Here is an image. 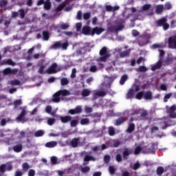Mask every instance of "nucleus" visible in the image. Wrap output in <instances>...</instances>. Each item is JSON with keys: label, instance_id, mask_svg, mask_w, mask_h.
Returning a JSON list of instances; mask_svg holds the SVG:
<instances>
[{"label": "nucleus", "instance_id": "f257e3e1", "mask_svg": "<svg viewBox=\"0 0 176 176\" xmlns=\"http://www.w3.org/2000/svg\"><path fill=\"white\" fill-rule=\"evenodd\" d=\"M99 54L100 56L99 60L102 63H107V59L111 57V54L108 53V49L107 47H102L100 50Z\"/></svg>", "mask_w": 176, "mask_h": 176}, {"label": "nucleus", "instance_id": "f03ea898", "mask_svg": "<svg viewBox=\"0 0 176 176\" xmlns=\"http://www.w3.org/2000/svg\"><path fill=\"white\" fill-rule=\"evenodd\" d=\"M157 27H163L164 31H167L170 28V24L167 23V18L163 17L158 19L156 22Z\"/></svg>", "mask_w": 176, "mask_h": 176}, {"label": "nucleus", "instance_id": "7ed1b4c3", "mask_svg": "<svg viewBox=\"0 0 176 176\" xmlns=\"http://www.w3.org/2000/svg\"><path fill=\"white\" fill-rule=\"evenodd\" d=\"M176 105L173 104L168 109H167V113H169V117L171 119H175L176 118Z\"/></svg>", "mask_w": 176, "mask_h": 176}, {"label": "nucleus", "instance_id": "20e7f679", "mask_svg": "<svg viewBox=\"0 0 176 176\" xmlns=\"http://www.w3.org/2000/svg\"><path fill=\"white\" fill-rule=\"evenodd\" d=\"M82 106L78 105L75 109H69L68 113H70V115H79L80 113H82Z\"/></svg>", "mask_w": 176, "mask_h": 176}, {"label": "nucleus", "instance_id": "39448f33", "mask_svg": "<svg viewBox=\"0 0 176 176\" xmlns=\"http://www.w3.org/2000/svg\"><path fill=\"white\" fill-rule=\"evenodd\" d=\"M57 67H58L57 63H53L45 71L46 74H48V75H52V74H57V70H56V68H57Z\"/></svg>", "mask_w": 176, "mask_h": 176}, {"label": "nucleus", "instance_id": "423d86ee", "mask_svg": "<svg viewBox=\"0 0 176 176\" xmlns=\"http://www.w3.org/2000/svg\"><path fill=\"white\" fill-rule=\"evenodd\" d=\"M102 32H104V28L95 27L91 30V36H94L96 34V35H100V34H102Z\"/></svg>", "mask_w": 176, "mask_h": 176}, {"label": "nucleus", "instance_id": "0eeeda50", "mask_svg": "<svg viewBox=\"0 0 176 176\" xmlns=\"http://www.w3.org/2000/svg\"><path fill=\"white\" fill-rule=\"evenodd\" d=\"M168 47L170 49H176V38L170 37L168 41Z\"/></svg>", "mask_w": 176, "mask_h": 176}, {"label": "nucleus", "instance_id": "6e6552de", "mask_svg": "<svg viewBox=\"0 0 176 176\" xmlns=\"http://www.w3.org/2000/svg\"><path fill=\"white\" fill-rule=\"evenodd\" d=\"M25 115H27V111L23 109L19 116L16 118V120H18L19 122H25Z\"/></svg>", "mask_w": 176, "mask_h": 176}, {"label": "nucleus", "instance_id": "1a4fd4ad", "mask_svg": "<svg viewBox=\"0 0 176 176\" xmlns=\"http://www.w3.org/2000/svg\"><path fill=\"white\" fill-rule=\"evenodd\" d=\"M16 144L12 147V150L16 153H20V152L23 151V144H21V142H16Z\"/></svg>", "mask_w": 176, "mask_h": 176}, {"label": "nucleus", "instance_id": "9d476101", "mask_svg": "<svg viewBox=\"0 0 176 176\" xmlns=\"http://www.w3.org/2000/svg\"><path fill=\"white\" fill-rule=\"evenodd\" d=\"M104 91H97L94 94L95 97H105L107 93H108V89H103Z\"/></svg>", "mask_w": 176, "mask_h": 176}, {"label": "nucleus", "instance_id": "9b49d317", "mask_svg": "<svg viewBox=\"0 0 176 176\" xmlns=\"http://www.w3.org/2000/svg\"><path fill=\"white\" fill-rule=\"evenodd\" d=\"M82 34H83V35H91V28L90 26H83L82 28Z\"/></svg>", "mask_w": 176, "mask_h": 176}, {"label": "nucleus", "instance_id": "f8f14e48", "mask_svg": "<svg viewBox=\"0 0 176 176\" xmlns=\"http://www.w3.org/2000/svg\"><path fill=\"white\" fill-rule=\"evenodd\" d=\"M164 10V6L163 4H159L155 7V13L157 14H162Z\"/></svg>", "mask_w": 176, "mask_h": 176}, {"label": "nucleus", "instance_id": "ddd939ff", "mask_svg": "<svg viewBox=\"0 0 176 176\" xmlns=\"http://www.w3.org/2000/svg\"><path fill=\"white\" fill-rule=\"evenodd\" d=\"M131 155V150L126 148H124V151L122 152V156L125 160H127V157Z\"/></svg>", "mask_w": 176, "mask_h": 176}, {"label": "nucleus", "instance_id": "4468645a", "mask_svg": "<svg viewBox=\"0 0 176 176\" xmlns=\"http://www.w3.org/2000/svg\"><path fill=\"white\" fill-rule=\"evenodd\" d=\"M72 119V117L69 116L60 117V122H62V123H68V122H71Z\"/></svg>", "mask_w": 176, "mask_h": 176}, {"label": "nucleus", "instance_id": "2eb2a0df", "mask_svg": "<svg viewBox=\"0 0 176 176\" xmlns=\"http://www.w3.org/2000/svg\"><path fill=\"white\" fill-rule=\"evenodd\" d=\"M79 117H74V120H70V126L71 127H76L78 124H79Z\"/></svg>", "mask_w": 176, "mask_h": 176}, {"label": "nucleus", "instance_id": "dca6fc26", "mask_svg": "<svg viewBox=\"0 0 176 176\" xmlns=\"http://www.w3.org/2000/svg\"><path fill=\"white\" fill-rule=\"evenodd\" d=\"M60 94L58 91H57L56 93H55L53 95V98H52V101L54 102H60V101H61V98H60Z\"/></svg>", "mask_w": 176, "mask_h": 176}, {"label": "nucleus", "instance_id": "f3484780", "mask_svg": "<svg viewBox=\"0 0 176 176\" xmlns=\"http://www.w3.org/2000/svg\"><path fill=\"white\" fill-rule=\"evenodd\" d=\"M3 72L4 75H12L13 74H15V72H17V71H16V69L12 70V69L8 67L6 68Z\"/></svg>", "mask_w": 176, "mask_h": 176}, {"label": "nucleus", "instance_id": "a211bd4d", "mask_svg": "<svg viewBox=\"0 0 176 176\" xmlns=\"http://www.w3.org/2000/svg\"><path fill=\"white\" fill-rule=\"evenodd\" d=\"M78 144H79V138H73L70 142V145H72V148H77Z\"/></svg>", "mask_w": 176, "mask_h": 176}, {"label": "nucleus", "instance_id": "6ab92c4d", "mask_svg": "<svg viewBox=\"0 0 176 176\" xmlns=\"http://www.w3.org/2000/svg\"><path fill=\"white\" fill-rule=\"evenodd\" d=\"M134 130H135V124H134V123H130L126 129V132L129 133V134H131V133H133Z\"/></svg>", "mask_w": 176, "mask_h": 176}, {"label": "nucleus", "instance_id": "aec40b11", "mask_svg": "<svg viewBox=\"0 0 176 176\" xmlns=\"http://www.w3.org/2000/svg\"><path fill=\"white\" fill-rule=\"evenodd\" d=\"M58 93H59V95L63 96V97H65L66 96H69L71 94L69 91L67 89H60L58 91Z\"/></svg>", "mask_w": 176, "mask_h": 176}, {"label": "nucleus", "instance_id": "412c9836", "mask_svg": "<svg viewBox=\"0 0 176 176\" xmlns=\"http://www.w3.org/2000/svg\"><path fill=\"white\" fill-rule=\"evenodd\" d=\"M126 122V119L123 117H120L116 120L115 126H120V124H123Z\"/></svg>", "mask_w": 176, "mask_h": 176}, {"label": "nucleus", "instance_id": "4be33fe9", "mask_svg": "<svg viewBox=\"0 0 176 176\" xmlns=\"http://www.w3.org/2000/svg\"><path fill=\"white\" fill-rule=\"evenodd\" d=\"M50 49H54V50H57L58 49H61V42L57 41L54 45L50 47Z\"/></svg>", "mask_w": 176, "mask_h": 176}, {"label": "nucleus", "instance_id": "5701e85b", "mask_svg": "<svg viewBox=\"0 0 176 176\" xmlns=\"http://www.w3.org/2000/svg\"><path fill=\"white\" fill-rule=\"evenodd\" d=\"M162 68V61L159 60L155 65L151 67L152 71H156V69H160Z\"/></svg>", "mask_w": 176, "mask_h": 176}, {"label": "nucleus", "instance_id": "b1692460", "mask_svg": "<svg viewBox=\"0 0 176 176\" xmlns=\"http://www.w3.org/2000/svg\"><path fill=\"white\" fill-rule=\"evenodd\" d=\"M46 148H54L57 146V142L52 141L45 144Z\"/></svg>", "mask_w": 176, "mask_h": 176}, {"label": "nucleus", "instance_id": "393cba45", "mask_svg": "<svg viewBox=\"0 0 176 176\" xmlns=\"http://www.w3.org/2000/svg\"><path fill=\"white\" fill-rule=\"evenodd\" d=\"M120 58H124V57H127V56H130V51L125 50L124 52H120Z\"/></svg>", "mask_w": 176, "mask_h": 176}, {"label": "nucleus", "instance_id": "a878e982", "mask_svg": "<svg viewBox=\"0 0 176 176\" xmlns=\"http://www.w3.org/2000/svg\"><path fill=\"white\" fill-rule=\"evenodd\" d=\"M144 98L145 100H152L153 96L151 91H146L144 94Z\"/></svg>", "mask_w": 176, "mask_h": 176}, {"label": "nucleus", "instance_id": "bb28decb", "mask_svg": "<svg viewBox=\"0 0 176 176\" xmlns=\"http://www.w3.org/2000/svg\"><path fill=\"white\" fill-rule=\"evenodd\" d=\"M3 64H4L5 65H12V66L16 65V63L13 62L12 59L4 60L3 61Z\"/></svg>", "mask_w": 176, "mask_h": 176}, {"label": "nucleus", "instance_id": "cd10ccee", "mask_svg": "<svg viewBox=\"0 0 176 176\" xmlns=\"http://www.w3.org/2000/svg\"><path fill=\"white\" fill-rule=\"evenodd\" d=\"M127 79H129V76L126 74L122 75L120 80V84L124 85V83L126 82V80H127Z\"/></svg>", "mask_w": 176, "mask_h": 176}, {"label": "nucleus", "instance_id": "c85d7f7f", "mask_svg": "<svg viewBox=\"0 0 176 176\" xmlns=\"http://www.w3.org/2000/svg\"><path fill=\"white\" fill-rule=\"evenodd\" d=\"M81 96L82 97H89V96H90V90H89L87 89H84L82 91Z\"/></svg>", "mask_w": 176, "mask_h": 176}, {"label": "nucleus", "instance_id": "c756f323", "mask_svg": "<svg viewBox=\"0 0 176 176\" xmlns=\"http://www.w3.org/2000/svg\"><path fill=\"white\" fill-rule=\"evenodd\" d=\"M44 9H45V10H50V9H52V2L45 1L44 3Z\"/></svg>", "mask_w": 176, "mask_h": 176}, {"label": "nucleus", "instance_id": "7c9ffc66", "mask_svg": "<svg viewBox=\"0 0 176 176\" xmlns=\"http://www.w3.org/2000/svg\"><path fill=\"white\" fill-rule=\"evenodd\" d=\"M67 6V3L63 2L62 3L59 4L56 8L57 12H61L65 7Z\"/></svg>", "mask_w": 176, "mask_h": 176}, {"label": "nucleus", "instance_id": "2f4dec72", "mask_svg": "<svg viewBox=\"0 0 176 176\" xmlns=\"http://www.w3.org/2000/svg\"><path fill=\"white\" fill-rule=\"evenodd\" d=\"M96 162V158H94V157L91 156V155H85V158H84V162Z\"/></svg>", "mask_w": 176, "mask_h": 176}, {"label": "nucleus", "instance_id": "473e14b6", "mask_svg": "<svg viewBox=\"0 0 176 176\" xmlns=\"http://www.w3.org/2000/svg\"><path fill=\"white\" fill-rule=\"evenodd\" d=\"M163 173H164V168H163V166H158L156 170L157 175H162Z\"/></svg>", "mask_w": 176, "mask_h": 176}, {"label": "nucleus", "instance_id": "72a5a7b5", "mask_svg": "<svg viewBox=\"0 0 176 176\" xmlns=\"http://www.w3.org/2000/svg\"><path fill=\"white\" fill-rule=\"evenodd\" d=\"M69 83V80L67 78H63L60 80V85L61 86H67Z\"/></svg>", "mask_w": 176, "mask_h": 176}, {"label": "nucleus", "instance_id": "f704fd0d", "mask_svg": "<svg viewBox=\"0 0 176 176\" xmlns=\"http://www.w3.org/2000/svg\"><path fill=\"white\" fill-rule=\"evenodd\" d=\"M43 38L44 41H49L50 36L49 35V32L43 31Z\"/></svg>", "mask_w": 176, "mask_h": 176}, {"label": "nucleus", "instance_id": "c9c22d12", "mask_svg": "<svg viewBox=\"0 0 176 176\" xmlns=\"http://www.w3.org/2000/svg\"><path fill=\"white\" fill-rule=\"evenodd\" d=\"M22 170L25 172L30 170V164H28V162H25L22 164Z\"/></svg>", "mask_w": 176, "mask_h": 176}, {"label": "nucleus", "instance_id": "e433bc0d", "mask_svg": "<svg viewBox=\"0 0 176 176\" xmlns=\"http://www.w3.org/2000/svg\"><path fill=\"white\" fill-rule=\"evenodd\" d=\"M108 133L111 137H113V135L116 134L115 128H113V126L109 127Z\"/></svg>", "mask_w": 176, "mask_h": 176}, {"label": "nucleus", "instance_id": "4c0bfd02", "mask_svg": "<svg viewBox=\"0 0 176 176\" xmlns=\"http://www.w3.org/2000/svg\"><path fill=\"white\" fill-rule=\"evenodd\" d=\"M34 52V47L29 49L28 51V56H27V60H31L32 58V53Z\"/></svg>", "mask_w": 176, "mask_h": 176}, {"label": "nucleus", "instance_id": "58836bf2", "mask_svg": "<svg viewBox=\"0 0 176 176\" xmlns=\"http://www.w3.org/2000/svg\"><path fill=\"white\" fill-rule=\"evenodd\" d=\"M45 135V131L43 130H38L34 133L36 137H43Z\"/></svg>", "mask_w": 176, "mask_h": 176}, {"label": "nucleus", "instance_id": "ea45409f", "mask_svg": "<svg viewBox=\"0 0 176 176\" xmlns=\"http://www.w3.org/2000/svg\"><path fill=\"white\" fill-rule=\"evenodd\" d=\"M142 151V147L141 146H138L134 150V155H140Z\"/></svg>", "mask_w": 176, "mask_h": 176}, {"label": "nucleus", "instance_id": "a19ab883", "mask_svg": "<svg viewBox=\"0 0 176 176\" xmlns=\"http://www.w3.org/2000/svg\"><path fill=\"white\" fill-rule=\"evenodd\" d=\"M10 85H12V86H20L21 82L19 80H14L10 81Z\"/></svg>", "mask_w": 176, "mask_h": 176}, {"label": "nucleus", "instance_id": "79ce46f5", "mask_svg": "<svg viewBox=\"0 0 176 176\" xmlns=\"http://www.w3.org/2000/svg\"><path fill=\"white\" fill-rule=\"evenodd\" d=\"M89 123H90V120H89V118H82L80 120V124H82V126L89 124Z\"/></svg>", "mask_w": 176, "mask_h": 176}, {"label": "nucleus", "instance_id": "37998d69", "mask_svg": "<svg viewBox=\"0 0 176 176\" xmlns=\"http://www.w3.org/2000/svg\"><path fill=\"white\" fill-rule=\"evenodd\" d=\"M109 172L111 175H113V174H115L116 172V168H115L113 166H109Z\"/></svg>", "mask_w": 176, "mask_h": 176}, {"label": "nucleus", "instance_id": "c03bdc74", "mask_svg": "<svg viewBox=\"0 0 176 176\" xmlns=\"http://www.w3.org/2000/svg\"><path fill=\"white\" fill-rule=\"evenodd\" d=\"M171 96H173V94L171 93L166 94L164 97V102H167V101H168V100L171 98Z\"/></svg>", "mask_w": 176, "mask_h": 176}, {"label": "nucleus", "instance_id": "a18cd8bd", "mask_svg": "<svg viewBox=\"0 0 176 176\" xmlns=\"http://www.w3.org/2000/svg\"><path fill=\"white\" fill-rule=\"evenodd\" d=\"M173 8V6L171 3L166 2L164 7V10H170Z\"/></svg>", "mask_w": 176, "mask_h": 176}, {"label": "nucleus", "instance_id": "49530a36", "mask_svg": "<svg viewBox=\"0 0 176 176\" xmlns=\"http://www.w3.org/2000/svg\"><path fill=\"white\" fill-rule=\"evenodd\" d=\"M19 12L21 19H24V17H25V10H24V9L21 8L19 10Z\"/></svg>", "mask_w": 176, "mask_h": 176}, {"label": "nucleus", "instance_id": "de8ad7c7", "mask_svg": "<svg viewBox=\"0 0 176 176\" xmlns=\"http://www.w3.org/2000/svg\"><path fill=\"white\" fill-rule=\"evenodd\" d=\"M8 6V0H0V8Z\"/></svg>", "mask_w": 176, "mask_h": 176}, {"label": "nucleus", "instance_id": "09e8293b", "mask_svg": "<svg viewBox=\"0 0 176 176\" xmlns=\"http://www.w3.org/2000/svg\"><path fill=\"white\" fill-rule=\"evenodd\" d=\"M133 96H134V89H130L127 93V98H133Z\"/></svg>", "mask_w": 176, "mask_h": 176}, {"label": "nucleus", "instance_id": "8fccbe9b", "mask_svg": "<svg viewBox=\"0 0 176 176\" xmlns=\"http://www.w3.org/2000/svg\"><path fill=\"white\" fill-rule=\"evenodd\" d=\"M45 65H42L40 68L38 69V74H46V72H45Z\"/></svg>", "mask_w": 176, "mask_h": 176}, {"label": "nucleus", "instance_id": "3c124183", "mask_svg": "<svg viewBox=\"0 0 176 176\" xmlns=\"http://www.w3.org/2000/svg\"><path fill=\"white\" fill-rule=\"evenodd\" d=\"M54 122H56V119L50 118L47 120V124H49V126H53V124H54Z\"/></svg>", "mask_w": 176, "mask_h": 176}, {"label": "nucleus", "instance_id": "603ef678", "mask_svg": "<svg viewBox=\"0 0 176 176\" xmlns=\"http://www.w3.org/2000/svg\"><path fill=\"white\" fill-rule=\"evenodd\" d=\"M143 96H144V91H142L136 94L135 98L137 100H142Z\"/></svg>", "mask_w": 176, "mask_h": 176}, {"label": "nucleus", "instance_id": "864d4df0", "mask_svg": "<svg viewBox=\"0 0 176 176\" xmlns=\"http://www.w3.org/2000/svg\"><path fill=\"white\" fill-rule=\"evenodd\" d=\"M148 71V69L145 66H140L138 68L139 72H146Z\"/></svg>", "mask_w": 176, "mask_h": 176}, {"label": "nucleus", "instance_id": "5fc2aeb1", "mask_svg": "<svg viewBox=\"0 0 176 176\" xmlns=\"http://www.w3.org/2000/svg\"><path fill=\"white\" fill-rule=\"evenodd\" d=\"M89 171H90V167L89 166H85L81 168V173H89Z\"/></svg>", "mask_w": 176, "mask_h": 176}, {"label": "nucleus", "instance_id": "6e6d98bb", "mask_svg": "<svg viewBox=\"0 0 176 176\" xmlns=\"http://www.w3.org/2000/svg\"><path fill=\"white\" fill-rule=\"evenodd\" d=\"M76 30L77 32H79L82 30V23H77L76 25Z\"/></svg>", "mask_w": 176, "mask_h": 176}, {"label": "nucleus", "instance_id": "4d7b16f0", "mask_svg": "<svg viewBox=\"0 0 176 176\" xmlns=\"http://www.w3.org/2000/svg\"><path fill=\"white\" fill-rule=\"evenodd\" d=\"M91 16V14H90V12H85L83 14V19H84V20H89V19H90Z\"/></svg>", "mask_w": 176, "mask_h": 176}, {"label": "nucleus", "instance_id": "13d9d810", "mask_svg": "<svg viewBox=\"0 0 176 176\" xmlns=\"http://www.w3.org/2000/svg\"><path fill=\"white\" fill-rule=\"evenodd\" d=\"M104 163H109L111 162V156L110 155H104Z\"/></svg>", "mask_w": 176, "mask_h": 176}, {"label": "nucleus", "instance_id": "bf43d9fd", "mask_svg": "<svg viewBox=\"0 0 176 176\" xmlns=\"http://www.w3.org/2000/svg\"><path fill=\"white\" fill-rule=\"evenodd\" d=\"M51 163L52 164H57V157L52 156L51 157Z\"/></svg>", "mask_w": 176, "mask_h": 176}, {"label": "nucleus", "instance_id": "052dcab7", "mask_svg": "<svg viewBox=\"0 0 176 176\" xmlns=\"http://www.w3.org/2000/svg\"><path fill=\"white\" fill-rule=\"evenodd\" d=\"M116 162H118V163H120V162H122V155L120 154H117L116 157Z\"/></svg>", "mask_w": 176, "mask_h": 176}, {"label": "nucleus", "instance_id": "680f3d73", "mask_svg": "<svg viewBox=\"0 0 176 176\" xmlns=\"http://www.w3.org/2000/svg\"><path fill=\"white\" fill-rule=\"evenodd\" d=\"M52 106L50 105H47L46 107H45V112L47 113H52Z\"/></svg>", "mask_w": 176, "mask_h": 176}, {"label": "nucleus", "instance_id": "e2e57ef3", "mask_svg": "<svg viewBox=\"0 0 176 176\" xmlns=\"http://www.w3.org/2000/svg\"><path fill=\"white\" fill-rule=\"evenodd\" d=\"M151 9V4H145L142 6V10H149Z\"/></svg>", "mask_w": 176, "mask_h": 176}, {"label": "nucleus", "instance_id": "0e129e2a", "mask_svg": "<svg viewBox=\"0 0 176 176\" xmlns=\"http://www.w3.org/2000/svg\"><path fill=\"white\" fill-rule=\"evenodd\" d=\"M90 72H96L97 71V66L96 65H92L89 68Z\"/></svg>", "mask_w": 176, "mask_h": 176}, {"label": "nucleus", "instance_id": "69168bd1", "mask_svg": "<svg viewBox=\"0 0 176 176\" xmlns=\"http://www.w3.org/2000/svg\"><path fill=\"white\" fill-rule=\"evenodd\" d=\"M76 19L77 20H82V12L80 10L77 12Z\"/></svg>", "mask_w": 176, "mask_h": 176}, {"label": "nucleus", "instance_id": "338daca9", "mask_svg": "<svg viewBox=\"0 0 176 176\" xmlns=\"http://www.w3.org/2000/svg\"><path fill=\"white\" fill-rule=\"evenodd\" d=\"M108 31L109 32H116L117 30H116V28H115V26H111V27L108 28Z\"/></svg>", "mask_w": 176, "mask_h": 176}, {"label": "nucleus", "instance_id": "774afa93", "mask_svg": "<svg viewBox=\"0 0 176 176\" xmlns=\"http://www.w3.org/2000/svg\"><path fill=\"white\" fill-rule=\"evenodd\" d=\"M28 176H35V170L30 169L28 172Z\"/></svg>", "mask_w": 176, "mask_h": 176}]
</instances>
